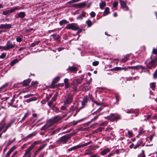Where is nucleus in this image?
Instances as JSON below:
<instances>
[{
    "label": "nucleus",
    "instance_id": "obj_1",
    "mask_svg": "<svg viewBox=\"0 0 157 157\" xmlns=\"http://www.w3.org/2000/svg\"><path fill=\"white\" fill-rule=\"evenodd\" d=\"M65 116V115H63L61 117H59L57 116L52 119L48 120L46 124L44 126V128H46L50 127L54 123L58 122L59 120L63 119Z\"/></svg>",
    "mask_w": 157,
    "mask_h": 157
},
{
    "label": "nucleus",
    "instance_id": "obj_2",
    "mask_svg": "<svg viewBox=\"0 0 157 157\" xmlns=\"http://www.w3.org/2000/svg\"><path fill=\"white\" fill-rule=\"evenodd\" d=\"M91 143V141H89L88 142L84 144H78L76 146H74L69 149H68V151H71L72 150H75L78 148H81L82 147L86 146Z\"/></svg>",
    "mask_w": 157,
    "mask_h": 157
},
{
    "label": "nucleus",
    "instance_id": "obj_3",
    "mask_svg": "<svg viewBox=\"0 0 157 157\" xmlns=\"http://www.w3.org/2000/svg\"><path fill=\"white\" fill-rule=\"evenodd\" d=\"M65 28L73 30H77L78 29L79 27L76 24L72 23L68 24L66 26Z\"/></svg>",
    "mask_w": 157,
    "mask_h": 157
},
{
    "label": "nucleus",
    "instance_id": "obj_4",
    "mask_svg": "<svg viewBox=\"0 0 157 157\" xmlns=\"http://www.w3.org/2000/svg\"><path fill=\"white\" fill-rule=\"evenodd\" d=\"M20 9L18 6H15L11 8L9 10L3 11L2 14L4 15H6L12 13L14 12L16 10H19Z\"/></svg>",
    "mask_w": 157,
    "mask_h": 157
},
{
    "label": "nucleus",
    "instance_id": "obj_5",
    "mask_svg": "<svg viewBox=\"0 0 157 157\" xmlns=\"http://www.w3.org/2000/svg\"><path fill=\"white\" fill-rule=\"evenodd\" d=\"M157 65V63L155 60H151L146 65L147 68L148 69H150L153 67H155Z\"/></svg>",
    "mask_w": 157,
    "mask_h": 157
},
{
    "label": "nucleus",
    "instance_id": "obj_6",
    "mask_svg": "<svg viewBox=\"0 0 157 157\" xmlns=\"http://www.w3.org/2000/svg\"><path fill=\"white\" fill-rule=\"evenodd\" d=\"M107 119L112 121L117 120L121 118V116L115 114H111L110 116H108Z\"/></svg>",
    "mask_w": 157,
    "mask_h": 157
},
{
    "label": "nucleus",
    "instance_id": "obj_7",
    "mask_svg": "<svg viewBox=\"0 0 157 157\" xmlns=\"http://www.w3.org/2000/svg\"><path fill=\"white\" fill-rule=\"evenodd\" d=\"M70 136L69 135H65L62 137L57 142H62L63 143H65L67 141L68 139L70 138Z\"/></svg>",
    "mask_w": 157,
    "mask_h": 157
},
{
    "label": "nucleus",
    "instance_id": "obj_8",
    "mask_svg": "<svg viewBox=\"0 0 157 157\" xmlns=\"http://www.w3.org/2000/svg\"><path fill=\"white\" fill-rule=\"evenodd\" d=\"M15 44L14 43H12L10 41H8L5 46L6 50H8L10 49L13 48L15 47Z\"/></svg>",
    "mask_w": 157,
    "mask_h": 157
},
{
    "label": "nucleus",
    "instance_id": "obj_9",
    "mask_svg": "<svg viewBox=\"0 0 157 157\" xmlns=\"http://www.w3.org/2000/svg\"><path fill=\"white\" fill-rule=\"evenodd\" d=\"M87 1H85L82 3L76 4L73 5L74 7H78V8H80L84 7Z\"/></svg>",
    "mask_w": 157,
    "mask_h": 157
},
{
    "label": "nucleus",
    "instance_id": "obj_10",
    "mask_svg": "<svg viewBox=\"0 0 157 157\" xmlns=\"http://www.w3.org/2000/svg\"><path fill=\"white\" fill-rule=\"evenodd\" d=\"M73 99V97L72 95H70L68 96L66 98L64 103L67 105L70 104L71 102Z\"/></svg>",
    "mask_w": 157,
    "mask_h": 157
},
{
    "label": "nucleus",
    "instance_id": "obj_11",
    "mask_svg": "<svg viewBox=\"0 0 157 157\" xmlns=\"http://www.w3.org/2000/svg\"><path fill=\"white\" fill-rule=\"evenodd\" d=\"M121 6L124 10H128V7L126 6V3L122 0H120Z\"/></svg>",
    "mask_w": 157,
    "mask_h": 157
},
{
    "label": "nucleus",
    "instance_id": "obj_12",
    "mask_svg": "<svg viewBox=\"0 0 157 157\" xmlns=\"http://www.w3.org/2000/svg\"><path fill=\"white\" fill-rule=\"evenodd\" d=\"M33 147H31V146L29 147L25 151V153L23 157H24L26 155H28L29 154H31L30 153L32 150L33 148Z\"/></svg>",
    "mask_w": 157,
    "mask_h": 157
},
{
    "label": "nucleus",
    "instance_id": "obj_13",
    "mask_svg": "<svg viewBox=\"0 0 157 157\" xmlns=\"http://www.w3.org/2000/svg\"><path fill=\"white\" fill-rule=\"evenodd\" d=\"M33 147H31V146L29 147L25 151V153L23 157H24L26 155H28L29 154H31L30 153L32 150L33 148Z\"/></svg>",
    "mask_w": 157,
    "mask_h": 157
},
{
    "label": "nucleus",
    "instance_id": "obj_14",
    "mask_svg": "<svg viewBox=\"0 0 157 157\" xmlns=\"http://www.w3.org/2000/svg\"><path fill=\"white\" fill-rule=\"evenodd\" d=\"M33 147H31V146L29 147L25 151V153L23 157H24L26 155H28L29 154H31L30 153L32 150L33 148Z\"/></svg>",
    "mask_w": 157,
    "mask_h": 157
},
{
    "label": "nucleus",
    "instance_id": "obj_15",
    "mask_svg": "<svg viewBox=\"0 0 157 157\" xmlns=\"http://www.w3.org/2000/svg\"><path fill=\"white\" fill-rule=\"evenodd\" d=\"M11 25L10 24H1L0 25V29H7L11 28Z\"/></svg>",
    "mask_w": 157,
    "mask_h": 157
},
{
    "label": "nucleus",
    "instance_id": "obj_16",
    "mask_svg": "<svg viewBox=\"0 0 157 157\" xmlns=\"http://www.w3.org/2000/svg\"><path fill=\"white\" fill-rule=\"evenodd\" d=\"M16 148V146H13L11 147L7 153L6 156V157H8L9 155L11 154L12 152Z\"/></svg>",
    "mask_w": 157,
    "mask_h": 157
},
{
    "label": "nucleus",
    "instance_id": "obj_17",
    "mask_svg": "<svg viewBox=\"0 0 157 157\" xmlns=\"http://www.w3.org/2000/svg\"><path fill=\"white\" fill-rule=\"evenodd\" d=\"M88 99L87 98H84L82 102V106L80 108V109L82 108H84L87 102Z\"/></svg>",
    "mask_w": 157,
    "mask_h": 157
},
{
    "label": "nucleus",
    "instance_id": "obj_18",
    "mask_svg": "<svg viewBox=\"0 0 157 157\" xmlns=\"http://www.w3.org/2000/svg\"><path fill=\"white\" fill-rule=\"evenodd\" d=\"M86 13L84 12L83 11L82 13L80 14L79 15H78L77 17V20H81L82 19V18L85 17L86 15Z\"/></svg>",
    "mask_w": 157,
    "mask_h": 157
},
{
    "label": "nucleus",
    "instance_id": "obj_19",
    "mask_svg": "<svg viewBox=\"0 0 157 157\" xmlns=\"http://www.w3.org/2000/svg\"><path fill=\"white\" fill-rule=\"evenodd\" d=\"M110 151V150L109 149V148H107L104 149L103 151L101 152L100 154H101V155H104Z\"/></svg>",
    "mask_w": 157,
    "mask_h": 157
},
{
    "label": "nucleus",
    "instance_id": "obj_20",
    "mask_svg": "<svg viewBox=\"0 0 157 157\" xmlns=\"http://www.w3.org/2000/svg\"><path fill=\"white\" fill-rule=\"evenodd\" d=\"M100 8L101 9H103V8L106 6L105 2L103 1H101V2L99 4Z\"/></svg>",
    "mask_w": 157,
    "mask_h": 157
},
{
    "label": "nucleus",
    "instance_id": "obj_21",
    "mask_svg": "<svg viewBox=\"0 0 157 157\" xmlns=\"http://www.w3.org/2000/svg\"><path fill=\"white\" fill-rule=\"evenodd\" d=\"M68 70L71 71H75L78 70L77 68L75 67H69L67 69Z\"/></svg>",
    "mask_w": 157,
    "mask_h": 157
},
{
    "label": "nucleus",
    "instance_id": "obj_22",
    "mask_svg": "<svg viewBox=\"0 0 157 157\" xmlns=\"http://www.w3.org/2000/svg\"><path fill=\"white\" fill-rule=\"evenodd\" d=\"M109 7H106L105 10L103 13V14L104 16H105L109 14Z\"/></svg>",
    "mask_w": 157,
    "mask_h": 157
},
{
    "label": "nucleus",
    "instance_id": "obj_23",
    "mask_svg": "<svg viewBox=\"0 0 157 157\" xmlns=\"http://www.w3.org/2000/svg\"><path fill=\"white\" fill-rule=\"evenodd\" d=\"M13 124V122L11 121L9 122L6 126H5L6 128L4 129V130H3V132H5L7 130V129L10 127L11 125Z\"/></svg>",
    "mask_w": 157,
    "mask_h": 157
},
{
    "label": "nucleus",
    "instance_id": "obj_24",
    "mask_svg": "<svg viewBox=\"0 0 157 157\" xmlns=\"http://www.w3.org/2000/svg\"><path fill=\"white\" fill-rule=\"evenodd\" d=\"M25 16V14L23 12H20L18 13V16L20 18H24Z\"/></svg>",
    "mask_w": 157,
    "mask_h": 157
},
{
    "label": "nucleus",
    "instance_id": "obj_25",
    "mask_svg": "<svg viewBox=\"0 0 157 157\" xmlns=\"http://www.w3.org/2000/svg\"><path fill=\"white\" fill-rule=\"evenodd\" d=\"M53 38L56 40L59 41L60 40V37L59 35L56 34H53L52 35Z\"/></svg>",
    "mask_w": 157,
    "mask_h": 157
},
{
    "label": "nucleus",
    "instance_id": "obj_26",
    "mask_svg": "<svg viewBox=\"0 0 157 157\" xmlns=\"http://www.w3.org/2000/svg\"><path fill=\"white\" fill-rule=\"evenodd\" d=\"M77 108V105H72V106H71V108H70V112H71V111H74V110H75Z\"/></svg>",
    "mask_w": 157,
    "mask_h": 157
},
{
    "label": "nucleus",
    "instance_id": "obj_27",
    "mask_svg": "<svg viewBox=\"0 0 157 157\" xmlns=\"http://www.w3.org/2000/svg\"><path fill=\"white\" fill-rule=\"evenodd\" d=\"M30 82V80L29 79L24 80L23 82L24 85L25 86H28L29 85Z\"/></svg>",
    "mask_w": 157,
    "mask_h": 157
},
{
    "label": "nucleus",
    "instance_id": "obj_28",
    "mask_svg": "<svg viewBox=\"0 0 157 157\" xmlns=\"http://www.w3.org/2000/svg\"><path fill=\"white\" fill-rule=\"evenodd\" d=\"M140 68H141L142 70H144L145 69V68L141 65H138L134 66V69L137 70H138Z\"/></svg>",
    "mask_w": 157,
    "mask_h": 157
},
{
    "label": "nucleus",
    "instance_id": "obj_29",
    "mask_svg": "<svg viewBox=\"0 0 157 157\" xmlns=\"http://www.w3.org/2000/svg\"><path fill=\"white\" fill-rule=\"evenodd\" d=\"M67 21L66 20H62L59 22V24L60 25H62L63 24H67Z\"/></svg>",
    "mask_w": 157,
    "mask_h": 157
},
{
    "label": "nucleus",
    "instance_id": "obj_30",
    "mask_svg": "<svg viewBox=\"0 0 157 157\" xmlns=\"http://www.w3.org/2000/svg\"><path fill=\"white\" fill-rule=\"evenodd\" d=\"M60 78V77L59 76H57L52 81V83L54 84L56 83L59 80Z\"/></svg>",
    "mask_w": 157,
    "mask_h": 157
},
{
    "label": "nucleus",
    "instance_id": "obj_31",
    "mask_svg": "<svg viewBox=\"0 0 157 157\" xmlns=\"http://www.w3.org/2000/svg\"><path fill=\"white\" fill-rule=\"evenodd\" d=\"M6 128L5 125L4 124H3L2 126L0 127V133L1 132L2 133H5V132H3V130H4V129Z\"/></svg>",
    "mask_w": 157,
    "mask_h": 157
},
{
    "label": "nucleus",
    "instance_id": "obj_32",
    "mask_svg": "<svg viewBox=\"0 0 157 157\" xmlns=\"http://www.w3.org/2000/svg\"><path fill=\"white\" fill-rule=\"evenodd\" d=\"M17 59H15L12 61L10 63V65L11 66H13L16 63L18 62Z\"/></svg>",
    "mask_w": 157,
    "mask_h": 157
},
{
    "label": "nucleus",
    "instance_id": "obj_33",
    "mask_svg": "<svg viewBox=\"0 0 157 157\" xmlns=\"http://www.w3.org/2000/svg\"><path fill=\"white\" fill-rule=\"evenodd\" d=\"M155 82H152L150 84V87L151 88L152 90H154L155 87Z\"/></svg>",
    "mask_w": 157,
    "mask_h": 157
},
{
    "label": "nucleus",
    "instance_id": "obj_34",
    "mask_svg": "<svg viewBox=\"0 0 157 157\" xmlns=\"http://www.w3.org/2000/svg\"><path fill=\"white\" fill-rule=\"evenodd\" d=\"M86 23L87 24V26L88 27L91 26L92 24L91 21L90 20H88L86 21Z\"/></svg>",
    "mask_w": 157,
    "mask_h": 157
},
{
    "label": "nucleus",
    "instance_id": "obj_35",
    "mask_svg": "<svg viewBox=\"0 0 157 157\" xmlns=\"http://www.w3.org/2000/svg\"><path fill=\"white\" fill-rule=\"evenodd\" d=\"M127 134L128 135V137L129 138L133 136V134L132 132H130L127 129Z\"/></svg>",
    "mask_w": 157,
    "mask_h": 157
},
{
    "label": "nucleus",
    "instance_id": "obj_36",
    "mask_svg": "<svg viewBox=\"0 0 157 157\" xmlns=\"http://www.w3.org/2000/svg\"><path fill=\"white\" fill-rule=\"evenodd\" d=\"M142 141L140 140V141H139V143H138L134 147V149H136V148H137V147H139L140 146V145L142 144Z\"/></svg>",
    "mask_w": 157,
    "mask_h": 157
},
{
    "label": "nucleus",
    "instance_id": "obj_37",
    "mask_svg": "<svg viewBox=\"0 0 157 157\" xmlns=\"http://www.w3.org/2000/svg\"><path fill=\"white\" fill-rule=\"evenodd\" d=\"M39 144V141H34V142L33 144L31 145V147H33V148H34L35 146L37 144Z\"/></svg>",
    "mask_w": 157,
    "mask_h": 157
},
{
    "label": "nucleus",
    "instance_id": "obj_38",
    "mask_svg": "<svg viewBox=\"0 0 157 157\" xmlns=\"http://www.w3.org/2000/svg\"><path fill=\"white\" fill-rule=\"evenodd\" d=\"M67 106V105L64 103V105L63 106H61L60 109L62 110H65Z\"/></svg>",
    "mask_w": 157,
    "mask_h": 157
},
{
    "label": "nucleus",
    "instance_id": "obj_39",
    "mask_svg": "<svg viewBox=\"0 0 157 157\" xmlns=\"http://www.w3.org/2000/svg\"><path fill=\"white\" fill-rule=\"evenodd\" d=\"M138 156H139V157H146L144 151V150H142L141 153Z\"/></svg>",
    "mask_w": 157,
    "mask_h": 157
},
{
    "label": "nucleus",
    "instance_id": "obj_40",
    "mask_svg": "<svg viewBox=\"0 0 157 157\" xmlns=\"http://www.w3.org/2000/svg\"><path fill=\"white\" fill-rule=\"evenodd\" d=\"M82 80V78H79L77 79H76L75 81V82L77 84H79L81 82V81Z\"/></svg>",
    "mask_w": 157,
    "mask_h": 157
},
{
    "label": "nucleus",
    "instance_id": "obj_41",
    "mask_svg": "<svg viewBox=\"0 0 157 157\" xmlns=\"http://www.w3.org/2000/svg\"><path fill=\"white\" fill-rule=\"evenodd\" d=\"M102 110V109L101 108H99L96 111L93 113V114H97L98 113L100 112V111H101Z\"/></svg>",
    "mask_w": 157,
    "mask_h": 157
},
{
    "label": "nucleus",
    "instance_id": "obj_42",
    "mask_svg": "<svg viewBox=\"0 0 157 157\" xmlns=\"http://www.w3.org/2000/svg\"><path fill=\"white\" fill-rule=\"evenodd\" d=\"M128 59V56H126L123 59H122V61L124 62L126 61Z\"/></svg>",
    "mask_w": 157,
    "mask_h": 157
},
{
    "label": "nucleus",
    "instance_id": "obj_43",
    "mask_svg": "<svg viewBox=\"0 0 157 157\" xmlns=\"http://www.w3.org/2000/svg\"><path fill=\"white\" fill-rule=\"evenodd\" d=\"M155 135V133H153L152 135L150 136L149 137V139H150V141H151L152 140V139L153 138V137Z\"/></svg>",
    "mask_w": 157,
    "mask_h": 157
},
{
    "label": "nucleus",
    "instance_id": "obj_44",
    "mask_svg": "<svg viewBox=\"0 0 157 157\" xmlns=\"http://www.w3.org/2000/svg\"><path fill=\"white\" fill-rule=\"evenodd\" d=\"M36 135V133L35 132L32 133L29 135L28 136V137H30L35 136Z\"/></svg>",
    "mask_w": 157,
    "mask_h": 157
},
{
    "label": "nucleus",
    "instance_id": "obj_45",
    "mask_svg": "<svg viewBox=\"0 0 157 157\" xmlns=\"http://www.w3.org/2000/svg\"><path fill=\"white\" fill-rule=\"evenodd\" d=\"M91 17H94L96 15V14L94 12H91L90 13Z\"/></svg>",
    "mask_w": 157,
    "mask_h": 157
},
{
    "label": "nucleus",
    "instance_id": "obj_46",
    "mask_svg": "<svg viewBox=\"0 0 157 157\" xmlns=\"http://www.w3.org/2000/svg\"><path fill=\"white\" fill-rule=\"evenodd\" d=\"M45 145L44 144L43 145V146H42L40 147L37 150L39 152L40 151H41L42 149L45 146Z\"/></svg>",
    "mask_w": 157,
    "mask_h": 157
},
{
    "label": "nucleus",
    "instance_id": "obj_47",
    "mask_svg": "<svg viewBox=\"0 0 157 157\" xmlns=\"http://www.w3.org/2000/svg\"><path fill=\"white\" fill-rule=\"evenodd\" d=\"M118 4V3L117 2H114L113 4V7H117Z\"/></svg>",
    "mask_w": 157,
    "mask_h": 157
},
{
    "label": "nucleus",
    "instance_id": "obj_48",
    "mask_svg": "<svg viewBox=\"0 0 157 157\" xmlns=\"http://www.w3.org/2000/svg\"><path fill=\"white\" fill-rule=\"evenodd\" d=\"M57 98V95H55L52 98L51 100L53 102L55 101L56 100Z\"/></svg>",
    "mask_w": 157,
    "mask_h": 157
},
{
    "label": "nucleus",
    "instance_id": "obj_49",
    "mask_svg": "<svg viewBox=\"0 0 157 157\" xmlns=\"http://www.w3.org/2000/svg\"><path fill=\"white\" fill-rule=\"evenodd\" d=\"M6 56V54L4 53H2L1 56H0V59H3Z\"/></svg>",
    "mask_w": 157,
    "mask_h": 157
},
{
    "label": "nucleus",
    "instance_id": "obj_50",
    "mask_svg": "<svg viewBox=\"0 0 157 157\" xmlns=\"http://www.w3.org/2000/svg\"><path fill=\"white\" fill-rule=\"evenodd\" d=\"M98 64V62L97 61H94L92 63V64L94 66H97Z\"/></svg>",
    "mask_w": 157,
    "mask_h": 157
},
{
    "label": "nucleus",
    "instance_id": "obj_51",
    "mask_svg": "<svg viewBox=\"0 0 157 157\" xmlns=\"http://www.w3.org/2000/svg\"><path fill=\"white\" fill-rule=\"evenodd\" d=\"M84 87L86 90H88L90 89V86L89 85H88L87 86H85Z\"/></svg>",
    "mask_w": 157,
    "mask_h": 157
},
{
    "label": "nucleus",
    "instance_id": "obj_52",
    "mask_svg": "<svg viewBox=\"0 0 157 157\" xmlns=\"http://www.w3.org/2000/svg\"><path fill=\"white\" fill-rule=\"evenodd\" d=\"M16 41L17 42H20L22 41V39L20 37H17L16 38Z\"/></svg>",
    "mask_w": 157,
    "mask_h": 157
},
{
    "label": "nucleus",
    "instance_id": "obj_53",
    "mask_svg": "<svg viewBox=\"0 0 157 157\" xmlns=\"http://www.w3.org/2000/svg\"><path fill=\"white\" fill-rule=\"evenodd\" d=\"M39 152L37 150L33 154V157H35L38 154Z\"/></svg>",
    "mask_w": 157,
    "mask_h": 157
},
{
    "label": "nucleus",
    "instance_id": "obj_54",
    "mask_svg": "<svg viewBox=\"0 0 157 157\" xmlns=\"http://www.w3.org/2000/svg\"><path fill=\"white\" fill-rule=\"evenodd\" d=\"M34 100L33 99V98H30L29 99H27L25 101L28 102V103H29V102L31 101H33Z\"/></svg>",
    "mask_w": 157,
    "mask_h": 157
},
{
    "label": "nucleus",
    "instance_id": "obj_55",
    "mask_svg": "<svg viewBox=\"0 0 157 157\" xmlns=\"http://www.w3.org/2000/svg\"><path fill=\"white\" fill-rule=\"evenodd\" d=\"M53 101H52L51 100L48 103V105L50 107L52 105L53 103Z\"/></svg>",
    "mask_w": 157,
    "mask_h": 157
},
{
    "label": "nucleus",
    "instance_id": "obj_56",
    "mask_svg": "<svg viewBox=\"0 0 157 157\" xmlns=\"http://www.w3.org/2000/svg\"><path fill=\"white\" fill-rule=\"evenodd\" d=\"M93 102L95 103L97 105H101V103H98L96 101L94 100H93L92 101Z\"/></svg>",
    "mask_w": 157,
    "mask_h": 157
},
{
    "label": "nucleus",
    "instance_id": "obj_57",
    "mask_svg": "<svg viewBox=\"0 0 157 157\" xmlns=\"http://www.w3.org/2000/svg\"><path fill=\"white\" fill-rule=\"evenodd\" d=\"M28 115V113H26L25 114V115L24 116V117H23V118L22 119V120H24Z\"/></svg>",
    "mask_w": 157,
    "mask_h": 157
},
{
    "label": "nucleus",
    "instance_id": "obj_58",
    "mask_svg": "<svg viewBox=\"0 0 157 157\" xmlns=\"http://www.w3.org/2000/svg\"><path fill=\"white\" fill-rule=\"evenodd\" d=\"M121 68L120 67H116L113 68L114 71H118L121 70Z\"/></svg>",
    "mask_w": 157,
    "mask_h": 157
},
{
    "label": "nucleus",
    "instance_id": "obj_59",
    "mask_svg": "<svg viewBox=\"0 0 157 157\" xmlns=\"http://www.w3.org/2000/svg\"><path fill=\"white\" fill-rule=\"evenodd\" d=\"M93 154V152H87L85 153V155H90Z\"/></svg>",
    "mask_w": 157,
    "mask_h": 157
},
{
    "label": "nucleus",
    "instance_id": "obj_60",
    "mask_svg": "<svg viewBox=\"0 0 157 157\" xmlns=\"http://www.w3.org/2000/svg\"><path fill=\"white\" fill-rule=\"evenodd\" d=\"M0 49H1L2 50H6V48L5 46H0Z\"/></svg>",
    "mask_w": 157,
    "mask_h": 157
},
{
    "label": "nucleus",
    "instance_id": "obj_61",
    "mask_svg": "<svg viewBox=\"0 0 157 157\" xmlns=\"http://www.w3.org/2000/svg\"><path fill=\"white\" fill-rule=\"evenodd\" d=\"M65 88L67 89L68 88L69 86V84L68 83H65Z\"/></svg>",
    "mask_w": 157,
    "mask_h": 157
},
{
    "label": "nucleus",
    "instance_id": "obj_62",
    "mask_svg": "<svg viewBox=\"0 0 157 157\" xmlns=\"http://www.w3.org/2000/svg\"><path fill=\"white\" fill-rule=\"evenodd\" d=\"M13 142V141H12V140H10L8 141V145H10V144H11Z\"/></svg>",
    "mask_w": 157,
    "mask_h": 157
},
{
    "label": "nucleus",
    "instance_id": "obj_63",
    "mask_svg": "<svg viewBox=\"0 0 157 157\" xmlns=\"http://www.w3.org/2000/svg\"><path fill=\"white\" fill-rule=\"evenodd\" d=\"M133 112V111L132 109H130L129 110H128L126 111V113H132Z\"/></svg>",
    "mask_w": 157,
    "mask_h": 157
},
{
    "label": "nucleus",
    "instance_id": "obj_64",
    "mask_svg": "<svg viewBox=\"0 0 157 157\" xmlns=\"http://www.w3.org/2000/svg\"><path fill=\"white\" fill-rule=\"evenodd\" d=\"M98 156V155L97 154H95L93 155H92L91 156L89 157H97Z\"/></svg>",
    "mask_w": 157,
    "mask_h": 157
}]
</instances>
